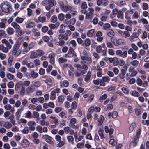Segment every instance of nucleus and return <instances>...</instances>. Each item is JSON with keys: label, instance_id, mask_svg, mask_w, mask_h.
<instances>
[{"label": "nucleus", "instance_id": "1", "mask_svg": "<svg viewBox=\"0 0 149 149\" xmlns=\"http://www.w3.org/2000/svg\"><path fill=\"white\" fill-rule=\"evenodd\" d=\"M12 9L10 3L7 1H3L0 4V11L8 14Z\"/></svg>", "mask_w": 149, "mask_h": 149}, {"label": "nucleus", "instance_id": "2", "mask_svg": "<svg viewBox=\"0 0 149 149\" xmlns=\"http://www.w3.org/2000/svg\"><path fill=\"white\" fill-rule=\"evenodd\" d=\"M21 42H16L14 45L11 51V54L15 57L18 56L21 53V50L19 49Z\"/></svg>", "mask_w": 149, "mask_h": 149}, {"label": "nucleus", "instance_id": "3", "mask_svg": "<svg viewBox=\"0 0 149 149\" xmlns=\"http://www.w3.org/2000/svg\"><path fill=\"white\" fill-rule=\"evenodd\" d=\"M82 54L84 56H81V58L83 61H81V63H85L84 60H86L88 62V64H91L92 63V60L91 57L88 55L87 52L85 50H83Z\"/></svg>", "mask_w": 149, "mask_h": 149}, {"label": "nucleus", "instance_id": "4", "mask_svg": "<svg viewBox=\"0 0 149 149\" xmlns=\"http://www.w3.org/2000/svg\"><path fill=\"white\" fill-rule=\"evenodd\" d=\"M58 3L59 4V6L63 11L66 12L68 11H69L72 9V7L69 5H65L64 3L62 1L59 0Z\"/></svg>", "mask_w": 149, "mask_h": 149}, {"label": "nucleus", "instance_id": "5", "mask_svg": "<svg viewBox=\"0 0 149 149\" xmlns=\"http://www.w3.org/2000/svg\"><path fill=\"white\" fill-rule=\"evenodd\" d=\"M13 123L12 121L11 123L8 121H5L3 120L0 121V126L3 127L7 129H9L11 128L12 126Z\"/></svg>", "mask_w": 149, "mask_h": 149}, {"label": "nucleus", "instance_id": "6", "mask_svg": "<svg viewBox=\"0 0 149 149\" xmlns=\"http://www.w3.org/2000/svg\"><path fill=\"white\" fill-rule=\"evenodd\" d=\"M3 116L7 119L10 120L12 121V123L13 125L15 124V121L14 120V116L13 114H11L10 112L7 111L4 113Z\"/></svg>", "mask_w": 149, "mask_h": 149}, {"label": "nucleus", "instance_id": "7", "mask_svg": "<svg viewBox=\"0 0 149 149\" xmlns=\"http://www.w3.org/2000/svg\"><path fill=\"white\" fill-rule=\"evenodd\" d=\"M127 66L125 65L121 68L120 71L118 74V76L120 79H122L125 78L126 71L127 69Z\"/></svg>", "mask_w": 149, "mask_h": 149}, {"label": "nucleus", "instance_id": "8", "mask_svg": "<svg viewBox=\"0 0 149 149\" xmlns=\"http://www.w3.org/2000/svg\"><path fill=\"white\" fill-rule=\"evenodd\" d=\"M55 140L59 142L57 145V147H61L63 146L65 144V142L64 141H61V136L58 134L55 136Z\"/></svg>", "mask_w": 149, "mask_h": 149}, {"label": "nucleus", "instance_id": "9", "mask_svg": "<svg viewBox=\"0 0 149 149\" xmlns=\"http://www.w3.org/2000/svg\"><path fill=\"white\" fill-rule=\"evenodd\" d=\"M27 125L29 126L30 130L33 131L35 129V126L36 125L35 122L33 121H29L27 122Z\"/></svg>", "mask_w": 149, "mask_h": 149}, {"label": "nucleus", "instance_id": "10", "mask_svg": "<svg viewBox=\"0 0 149 149\" xmlns=\"http://www.w3.org/2000/svg\"><path fill=\"white\" fill-rule=\"evenodd\" d=\"M95 38L97 41L101 42L103 39L102 33V32L98 31L96 34Z\"/></svg>", "mask_w": 149, "mask_h": 149}, {"label": "nucleus", "instance_id": "11", "mask_svg": "<svg viewBox=\"0 0 149 149\" xmlns=\"http://www.w3.org/2000/svg\"><path fill=\"white\" fill-rule=\"evenodd\" d=\"M22 51L24 54L27 53L29 51V45L27 42H23L22 43Z\"/></svg>", "mask_w": 149, "mask_h": 149}, {"label": "nucleus", "instance_id": "12", "mask_svg": "<svg viewBox=\"0 0 149 149\" xmlns=\"http://www.w3.org/2000/svg\"><path fill=\"white\" fill-rule=\"evenodd\" d=\"M110 78L108 76H104L102 77L101 79V86H104L106 84L105 82L108 83L110 81Z\"/></svg>", "mask_w": 149, "mask_h": 149}, {"label": "nucleus", "instance_id": "13", "mask_svg": "<svg viewBox=\"0 0 149 149\" xmlns=\"http://www.w3.org/2000/svg\"><path fill=\"white\" fill-rule=\"evenodd\" d=\"M68 54L70 55V57H72L73 58L76 57L77 56V54L74 49L72 47H70L68 51Z\"/></svg>", "mask_w": 149, "mask_h": 149}, {"label": "nucleus", "instance_id": "14", "mask_svg": "<svg viewBox=\"0 0 149 149\" xmlns=\"http://www.w3.org/2000/svg\"><path fill=\"white\" fill-rule=\"evenodd\" d=\"M81 12L82 14H86L85 18L86 19L91 20L93 17V15L87 13L86 10H81Z\"/></svg>", "mask_w": 149, "mask_h": 149}, {"label": "nucleus", "instance_id": "15", "mask_svg": "<svg viewBox=\"0 0 149 149\" xmlns=\"http://www.w3.org/2000/svg\"><path fill=\"white\" fill-rule=\"evenodd\" d=\"M4 108L7 110L10 111V112H13L15 111L14 107L10 104H6L4 106Z\"/></svg>", "mask_w": 149, "mask_h": 149}, {"label": "nucleus", "instance_id": "16", "mask_svg": "<svg viewBox=\"0 0 149 149\" xmlns=\"http://www.w3.org/2000/svg\"><path fill=\"white\" fill-rule=\"evenodd\" d=\"M35 88L33 85H31L27 88L26 92L27 94L31 93L35 91Z\"/></svg>", "mask_w": 149, "mask_h": 149}, {"label": "nucleus", "instance_id": "17", "mask_svg": "<svg viewBox=\"0 0 149 149\" xmlns=\"http://www.w3.org/2000/svg\"><path fill=\"white\" fill-rule=\"evenodd\" d=\"M119 11L118 9L116 8L113 9L112 11V13L110 14V17L111 19H113L115 17Z\"/></svg>", "mask_w": 149, "mask_h": 149}, {"label": "nucleus", "instance_id": "18", "mask_svg": "<svg viewBox=\"0 0 149 149\" xmlns=\"http://www.w3.org/2000/svg\"><path fill=\"white\" fill-rule=\"evenodd\" d=\"M29 144V142L27 139H23L21 143V145L24 147H28Z\"/></svg>", "mask_w": 149, "mask_h": 149}, {"label": "nucleus", "instance_id": "19", "mask_svg": "<svg viewBox=\"0 0 149 149\" xmlns=\"http://www.w3.org/2000/svg\"><path fill=\"white\" fill-rule=\"evenodd\" d=\"M91 73L90 71H89L86 75L84 78V80L86 82H88L90 81L91 77Z\"/></svg>", "mask_w": 149, "mask_h": 149}, {"label": "nucleus", "instance_id": "20", "mask_svg": "<svg viewBox=\"0 0 149 149\" xmlns=\"http://www.w3.org/2000/svg\"><path fill=\"white\" fill-rule=\"evenodd\" d=\"M139 36V34L136 33V32L133 33L130 36L129 38V40L132 42L134 41V39L136 38H137Z\"/></svg>", "mask_w": 149, "mask_h": 149}, {"label": "nucleus", "instance_id": "21", "mask_svg": "<svg viewBox=\"0 0 149 149\" xmlns=\"http://www.w3.org/2000/svg\"><path fill=\"white\" fill-rule=\"evenodd\" d=\"M59 40L64 39L67 40L68 38V37L65 33L63 34H60L58 36Z\"/></svg>", "mask_w": 149, "mask_h": 149}, {"label": "nucleus", "instance_id": "22", "mask_svg": "<svg viewBox=\"0 0 149 149\" xmlns=\"http://www.w3.org/2000/svg\"><path fill=\"white\" fill-rule=\"evenodd\" d=\"M123 40L122 39L116 40L115 41L113 42L114 45L116 46L120 45L124 43Z\"/></svg>", "mask_w": 149, "mask_h": 149}, {"label": "nucleus", "instance_id": "23", "mask_svg": "<svg viewBox=\"0 0 149 149\" xmlns=\"http://www.w3.org/2000/svg\"><path fill=\"white\" fill-rule=\"evenodd\" d=\"M35 21L37 23L40 22L42 23H43L46 22V18L44 16H40L38 17V20H35Z\"/></svg>", "mask_w": 149, "mask_h": 149}, {"label": "nucleus", "instance_id": "24", "mask_svg": "<svg viewBox=\"0 0 149 149\" xmlns=\"http://www.w3.org/2000/svg\"><path fill=\"white\" fill-rule=\"evenodd\" d=\"M107 35L111 38L113 37L115 35V33L112 29H109L107 31Z\"/></svg>", "mask_w": 149, "mask_h": 149}, {"label": "nucleus", "instance_id": "25", "mask_svg": "<svg viewBox=\"0 0 149 149\" xmlns=\"http://www.w3.org/2000/svg\"><path fill=\"white\" fill-rule=\"evenodd\" d=\"M11 26L15 29V31L20 29V26L16 22H12L11 24Z\"/></svg>", "mask_w": 149, "mask_h": 149}, {"label": "nucleus", "instance_id": "26", "mask_svg": "<svg viewBox=\"0 0 149 149\" xmlns=\"http://www.w3.org/2000/svg\"><path fill=\"white\" fill-rule=\"evenodd\" d=\"M49 118L52 119L53 120L54 124L57 126L59 124V121L58 118L55 116H51L49 117Z\"/></svg>", "mask_w": 149, "mask_h": 149}, {"label": "nucleus", "instance_id": "27", "mask_svg": "<svg viewBox=\"0 0 149 149\" xmlns=\"http://www.w3.org/2000/svg\"><path fill=\"white\" fill-rule=\"evenodd\" d=\"M97 75L99 77H101L102 75V69L99 65L97 66Z\"/></svg>", "mask_w": 149, "mask_h": 149}, {"label": "nucleus", "instance_id": "28", "mask_svg": "<svg viewBox=\"0 0 149 149\" xmlns=\"http://www.w3.org/2000/svg\"><path fill=\"white\" fill-rule=\"evenodd\" d=\"M30 75L32 78L35 79L38 76V74L35 72L34 70H32L31 71Z\"/></svg>", "mask_w": 149, "mask_h": 149}, {"label": "nucleus", "instance_id": "29", "mask_svg": "<svg viewBox=\"0 0 149 149\" xmlns=\"http://www.w3.org/2000/svg\"><path fill=\"white\" fill-rule=\"evenodd\" d=\"M25 118H32L31 112L29 111H27L25 112L24 114Z\"/></svg>", "mask_w": 149, "mask_h": 149}, {"label": "nucleus", "instance_id": "30", "mask_svg": "<svg viewBox=\"0 0 149 149\" xmlns=\"http://www.w3.org/2000/svg\"><path fill=\"white\" fill-rule=\"evenodd\" d=\"M30 58L31 59H34L38 57L37 55L36 52L34 51H32L31 52L30 55Z\"/></svg>", "mask_w": 149, "mask_h": 149}, {"label": "nucleus", "instance_id": "31", "mask_svg": "<svg viewBox=\"0 0 149 149\" xmlns=\"http://www.w3.org/2000/svg\"><path fill=\"white\" fill-rule=\"evenodd\" d=\"M130 64L134 67H136L139 65V62L137 60H134L130 62Z\"/></svg>", "mask_w": 149, "mask_h": 149}, {"label": "nucleus", "instance_id": "32", "mask_svg": "<svg viewBox=\"0 0 149 149\" xmlns=\"http://www.w3.org/2000/svg\"><path fill=\"white\" fill-rule=\"evenodd\" d=\"M109 143L113 146H115L117 144V143L116 141H114V137L112 136H110V137Z\"/></svg>", "mask_w": 149, "mask_h": 149}, {"label": "nucleus", "instance_id": "33", "mask_svg": "<svg viewBox=\"0 0 149 149\" xmlns=\"http://www.w3.org/2000/svg\"><path fill=\"white\" fill-rule=\"evenodd\" d=\"M86 72L85 70H82L80 72L76 71L75 73V76L78 77L85 74Z\"/></svg>", "mask_w": 149, "mask_h": 149}, {"label": "nucleus", "instance_id": "34", "mask_svg": "<svg viewBox=\"0 0 149 149\" xmlns=\"http://www.w3.org/2000/svg\"><path fill=\"white\" fill-rule=\"evenodd\" d=\"M48 4L52 7L56 5V2L55 0H48Z\"/></svg>", "mask_w": 149, "mask_h": 149}, {"label": "nucleus", "instance_id": "35", "mask_svg": "<svg viewBox=\"0 0 149 149\" xmlns=\"http://www.w3.org/2000/svg\"><path fill=\"white\" fill-rule=\"evenodd\" d=\"M95 32L94 29H92L89 30L87 33V36L89 37H92L93 36Z\"/></svg>", "mask_w": 149, "mask_h": 149}, {"label": "nucleus", "instance_id": "36", "mask_svg": "<svg viewBox=\"0 0 149 149\" xmlns=\"http://www.w3.org/2000/svg\"><path fill=\"white\" fill-rule=\"evenodd\" d=\"M35 25V24L34 22H31L26 24V27L27 28H31L34 27Z\"/></svg>", "mask_w": 149, "mask_h": 149}, {"label": "nucleus", "instance_id": "37", "mask_svg": "<svg viewBox=\"0 0 149 149\" xmlns=\"http://www.w3.org/2000/svg\"><path fill=\"white\" fill-rule=\"evenodd\" d=\"M45 82L47 83L49 86H51L52 85V81L49 77L47 78L45 80Z\"/></svg>", "mask_w": 149, "mask_h": 149}, {"label": "nucleus", "instance_id": "38", "mask_svg": "<svg viewBox=\"0 0 149 149\" xmlns=\"http://www.w3.org/2000/svg\"><path fill=\"white\" fill-rule=\"evenodd\" d=\"M81 10H86V9L87 8V5L86 2H83L81 4Z\"/></svg>", "mask_w": 149, "mask_h": 149}, {"label": "nucleus", "instance_id": "39", "mask_svg": "<svg viewBox=\"0 0 149 149\" xmlns=\"http://www.w3.org/2000/svg\"><path fill=\"white\" fill-rule=\"evenodd\" d=\"M7 32L8 35H12L13 34L14 32V29L11 27H8L7 29Z\"/></svg>", "mask_w": 149, "mask_h": 149}, {"label": "nucleus", "instance_id": "40", "mask_svg": "<svg viewBox=\"0 0 149 149\" xmlns=\"http://www.w3.org/2000/svg\"><path fill=\"white\" fill-rule=\"evenodd\" d=\"M14 59L13 56H10L8 59V64L9 66H11L12 65V63Z\"/></svg>", "mask_w": 149, "mask_h": 149}, {"label": "nucleus", "instance_id": "41", "mask_svg": "<svg viewBox=\"0 0 149 149\" xmlns=\"http://www.w3.org/2000/svg\"><path fill=\"white\" fill-rule=\"evenodd\" d=\"M126 80H128V83L130 84H134L136 81L135 79L134 78L130 79L129 78H127Z\"/></svg>", "mask_w": 149, "mask_h": 149}, {"label": "nucleus", "instance_id": "42", "mask_svg": "<svg viewBox=\"0 0 149 149\" xmlns=\"http://www.w3.org/2000/svg\"><path fill=\"white\" fill-rule=\"evenodd\" d=\"M77 123V120L76 118H72L70 120V124L71 126H74Z\"/></svg>", "mask_w": 149, "mask_h": 149}, {"label": "nucleus", "instance_id": "43", "mask_svg": "<svg viewBox=\"0 0 149 149\" xmlns=\"http://www.w3.org/2000/svg\"><path fill=\"white\" fill-rule=\"evenodd\" d=\"M91 43V42L90 39L87 38L85 40L84 43L83 45H84V44L85 46L87 47L90 46Z\"/></svg>", "mask_w": 149, "mask_h": 149}, {"label": "nucleus", "instance_id": "44", "mask_svg": "<svg viewBox=\"0 0 149 149\" xmlns=\"http://www.w3.org/2000/svg\"><path fill=\"white\" fill-rule=\"evenodd\" d=\"M29 131L28 127L26 126L21 131V132L23 134H26L28 133Z\"/></svg>", "mask_w": 149, "mask_h": 149}, {"label": "nucleus", "instance_id": "45", "mask_svg": "<svg viewBox=\"0 0 149 149\" xmlns=\"http://www.w3.org/2000/svg\"><path fill=\"white\" fill-rule=\"evenodd\" d=\"M130 33L129 31H125L123 32V37L126 38L127 37H130Z\"/></svg>", "mask_w": 149, "mask_h": 149}, {"label": "nucleus", "instance_id": "46", "mask_svg": "<svg viewBox=\"0 0 149 149\" xmlns=\"http://www.w3.org/2000/svg\"><path fill=\"white\" fill-rule=\"evenodd\" d=\"M56 94L54 91H53L51 92L50 97V99L51 100H54L56 98Z\"/></svg>", "mask_w": 149, "mask_h": 149}, {"label": "nucleus", "instance_id": "47", "mask_svg": "<svg viewBox=\"0 0 149 149\" xmlns=\"http://www.w3.org/2000/svg\"><path fill=\"white\" fill-rule=\"evenodd\" d=\"M104 120V117L102 115H101L100 118L98 120V125H101Z\"/></svg>", "mask_w": 149, "mask_h": 149}, {"label": "nucleus", "instance_id": "48", "mask_svg": "<svg viewBox=\"0 0 149 149\" xmlns=\"http://www.w3.org/2000/svg\"><path fill=\"white\" fill-rule=\"evenodd\" d=\"M123 14L122 11L119 10L117 14V17L118 18L123 19Z\"/></svg>", "mask_w": 149, "mask_h": 149}, {"label": "nucleus", "instance_id": "49", "mask_svg": "<svg viewBox=\"0 0 149 149\" xmlns=\"http://www.w3.org/2000/svg\"><path fill=\"white\" fill-rule=\"evenodd\" d=\"M0 50L5 53L8 52L6 47L2 45H0Z\"/></svg>", "mask_w": 149, "mask_h": 149}, {"label": "nucleus", "instance_id": "50", "mask_svg": "<svg viewBox=\"0 0 149 149\" xmlns=\"http://www.w3.org/2000/svg\"><path fill=\"white\" fill-rule=\"evenodd\" d=\"M18 123L19 124H20L21 123L23 124L24 125L26 124L27 122V120L23 118H21L18 121Z\"/></svg>", "mask_w": 149, "mask_h": 149}, {"label": "nucleus", "instance_id": "51", "mask_svg": "<svg viewBox=\"0 0 149 149\" xmlns=\"http://www.w3.org/2000/svg\"><path fill=\"white\" fill-rule=\"evenodd\" d=\"M143 81L142 80L139 78H137L136 80V83L139 86H141L143 85Z\"/></svg>", "mask_w": 149, "mask_h": 149}, {"label": "nucleus", "instance_id": "52", "mask_svg": "<svg viewBox=\"0 0 149 149\" xmlns=\"http://www.w3.org/2000/svg\"><path fill=\"white\" fill-rule=\"evenodd\" d=\"M34 64L35 66H37L40 65L41 64L40 61L38 59H36L33 61Z\"/></svg>", "mask_w": 149, "mask_h": 149}, {"label": "nucleus", "instance_id": "53", "mask_svg": "<svg viewBox=\"0 0 149 149\" xmlns=\"http://www.w3.org/2000/svg\"><path fill=\"white\" fill-rule=\"evenodd\" d=\"M36 52L37 55L38 57L39 56H41L43 55L44 54V51L41 50H38L36 51Z\"/></svg>", "mask_w": 149, "mask_h": 149}, {"label": "nucleus", "instance_id": "54", "mask_svg": "<svg viewBox=\"0 0 149 149\" xmlns=\"http://www.w3.org/2000/svg\"><path fill=\"white\" fill-rule=\"evenodd\" d=\"M24 20V19L23 18L19 17H17L15 19L16 22L20 24L22 23Z\"/></svg>", "mask_w": 149, "mask_h": 149}, {"label": "nucleus", "instance_id": "55", "mask_svg": "<svg viewBox=\"0 0 149 149\" xmlns=\"http://www.w3.org/2000/svg\"><path fill=\"white\" fill-rule=\"evenodd\" d=\"M65 15L63 13H60L58 15V18L59 20L62 21L64 20L65 18Z\"/></svg>", "mask_w": 149, "mask_h": 149}, {"label": "nucleus", "instance_id": "56", "mask_svg": "<svg viewBox=\"0 0 149 149\" xmlns=\"http://www.w3.org/2000/svg\"><path fill=\"white\" fill-rule=\"evenodd\" d=\"M77 107V104L76 102L75 101L73 102L71 104V107L73 109H76Z\"/></svg>", "mask_w": 149, "mask_h": 149}, {"label": "nucleus", "instance_id": "57", "mask_svg": "<svg viewBox=\"0 0 149 149\" xmlns=\"http://www.w3.org/2000/svg\"><path fill=\"white\" fill-rule=\"evenodd\" d=\"M79 36V33L77 32H74L72 35V37L74 39L77 38Z\"/></svg>", "mask_w": 149, "mask_h": 149}, {"label": "nucleus", "instance_id": "58", "mask_svg": "<svg viewBox=\"0 0 149 149\" xmlns=\"http://www.w3.org/2000/svg\"><path fill=\"white\" fill-rule=\"evenodd\" d=\"M57 20V18L56 15H53L52 17L50 19L52 23H55Z\"/></svg>", "mask_w": 149, "mask_h": 149}, {"label": "nucleus", "instance_id": "59", "mask_svg": "<svg viewBox=\"0 0 149 149\" xmlns=\"http://www.w3.org/2000/svg\"><path fill=\"white\" fill-rule=\"evenodd\" d=\"M41 85V83L39 81H35L33 84V86L34 87H35L36 88H38L40 87Z\"/></svg>", "mask_w": 149, "mask_h": 149}, {"label": "nucleus", "instance_id": "60", "mask_svg": "<svg viewBox=\"0 0 149 149\" xmlns=\"http://www.w3.org/2000/svg\"><path fill=\"white\" fill-rule=\"evenodd\" d=\"M6 77L10 80H12L14 78V75L10 73H8L6 74Z\"/></svg>", "mask_w": 149, "mask_h": 149}, {"label": "nucleus", "instance_id": "61", "mask_svg": "<svg viewBox=\"0 0 149 149\" xmlns=\"http://www.w3.org/2000/svg\"><path fill=\"white\" fill-rule=\"evenodd\" d=\"M14 83L12 81H10L7 84L8 88H13L14 86Z\"/></svg>", "mask_w": 149, "mask_h": 149}, {"label": "nucleus", "instance_id": "62", "mask_svg": "<svg viewBox=\"0 0 149 149\" xmlns=\"http://www.w3.org/2000/svg\"><path fill=\"white\" fill-rule=\"evenodd\" d=\"M39 136L38 134L35 132L31 134V136L33 139L38 138Z\"/></svg>", "mask_w": 149, "mask_h": 149}, {"label": "nucleus", "instance_id": "63", "mask_svg": "<svg viewBox=\"0 0 149 149\" xmlns=\"http://www.w3.org/2000/svg\"><path fill=\"white\" fill-rule=\"evenodd\" d=\"M42 128V126L38 125L36 127V130L40 133H43Z\"/></svg>", "mask_w": 149, "mask_h": 149}, {"label": "nucleus", "instance_id": "64", "mask_svg": "<svg viewBox=\"0 0 149 149\" xmlns=\"http://www.w3.org/2000/svg\"><path fill=\"white\" fill-rule=\"evenodd\" d=\"M111 27V25L109 23L105 24L103 26V29L104 30H107Z\"/></svg>", "mask_w": 149, "mask_h": 149}]
</instances>
